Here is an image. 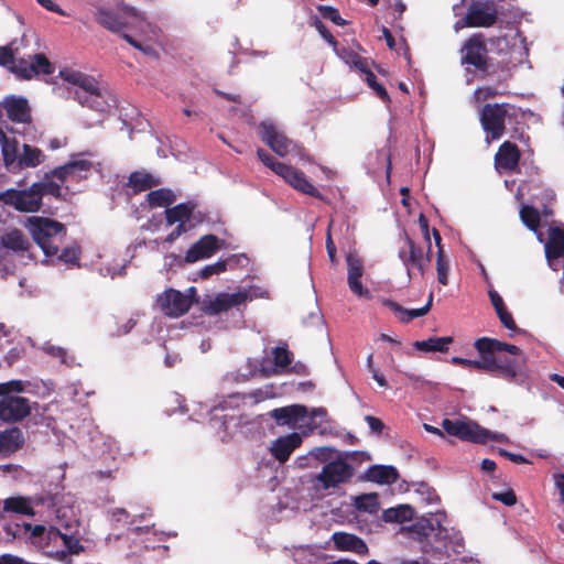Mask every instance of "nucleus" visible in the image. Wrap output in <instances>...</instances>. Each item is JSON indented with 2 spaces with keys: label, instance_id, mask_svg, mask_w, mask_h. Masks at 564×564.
I'll list each match as a JSON object with an SVG mask.
<instances>
[{
  "label": "nucleus",
  "instance_id": "1",
  "mask_svg": "<svg viewBox=\"0 0 564 564\" xmlns=\"http://www.w3.org/2000/svg\"><path fill=\"white\" fill-rule=\"evenodd\" d=\"M442 427L446 434L465 442L476 444H488L489 442L509 443V437L506 434L487 430L467 417L444 419Z\"/></svg>",
  "mask_w": 564,
  "mask_h": 564
},
{
  "label": "nucleus",
  "instance_id": "2",
  "mask_svg": "<svg viewBox=\"0 0 564 564\" xmlns=\"http://www.w3.org/2000/svg\"><path fill=\"white\" fill-rule=\"evenodd\" d=\"M28 228L45 256L51 257L58 253L59 246L64 242L67 232L62 223L33 216L28 219Z\"/></svg>",
  "mask_w": 564,
  "mask_h": 564
},
{
  "label": "nucleus",
  "instance_id": "3",
  "mask_svg": "<svg viewBox=\"0 0 564 564\" xmlns=\"http://www.w3.org/2000/svg\"><path fill=\"white\" fill-rule=\"evenodd\" d=\"M519 108L509 102L485 104L479 120L487 139L499 140L506 133V121H517Z\"/></svg>",
  "mask_w": 564,
  "mask_h": 564
},
{
  "label": "nucleus",
  "instance_id": "4",
  "mask_svg": "<svg viewBox=\"0 0 564 564\" xmlns=\"http://www.w3.org/2000/svg\"><path fill=\"white\" fill-rule=\"evenodd\" d=\"M449 362L463 368L485 370L502 376H516L520 370V366L509 355H467V357L454 355Z\"/></svg>",
  "mask_w": 564,
  "mask_h": 564
},
{
  "label": "nucleus",
  "instance_id": "5",
  "mask_svg": "<svg viewBox=\"0 0 564 564\" xmlns=\"http://www.w3.org/2000/svg\"><path fill=\"white\" fill-rule=\"evenodd\" d=\"M271 415L275 419L278 424L291 425L294 429H299L301 434L308 435L316 427L311 424V421L317 417H324L325 412L322 409H316L308 415L304 406L295 404L275 409L272 411Z\"/></svg>",
  "mask_w": 564,
  "mask_h": 564
},
{
  "label": "nucleus",
  "instance_id": "6",
  "mask_svg": "<svg viewBox=\"0 0 564 564\" xmlns=\"http://www.w3.org/2000/svg\"><path fill=\"white\" fill-rule=\"evenodd\" d=\"M352 468L344 457L328 462L316 475L314 481L315 491H328L350 480Z\"/></svg>",
  "mask_w": 564,
  "mask_h": 564
},
{
  "label": "nucleus",
  "instance_id": "7",
  "mask_svg": "<svg viewBox=\"0 0 564 564\" xmlns=\"http://www.w3.org/2000/svg\"><path fill=\"white\" fill-rule=\"evenodd\" d=\"M197 292L194 286L182 293L175 289H167L156 297V305L166 316L178 317L188 312L193 303H197L195 299Z\"/></svg>",
  "mask_w": 564,
  "mask_h": 564
},
{
  "label": "nucleus",
  "instance_id": "8",
  "mask_svg": "<svg viewBox=\"0 0 564 564\" xmlns=\"http://www.w3.org/2000/svg\"><path fill=\"white\" fill-rule=\"evenodd\" d=\"M498 20V10L492 0L473 1L465 17L456 23V29L467 28H490Z\"/></svg>",
  "mask_w": 564,
  "mask_h": 564
},
{
  "label": "nucleus",
  "instance_id": "9",
  "mask_svg": "<svg viewBox=\"0 0 564 564\" xmlns=\"http://www.w3.org/2000/svg\"><path fill=\"white\" fill-rule=\"evenodd\" d=\"M0 202L20 213H36L42 207L39 192L33 188V184L29 188H9L0 193Z\"/></svg>",
  "mask_w": 564,
  "mask_h": 564
},
{
  "label": "nucleus",
  "instance_id": "10",
  "mask_svg": "<svg viewBox=\"0 0 564 564\" xmlns=\"http://www.w3.org/2000/svg\"><path fill=\"white\" fill-rule=\"evenodd\" d=\"M399 258L406 268L408 276L412 278V269L419 271L423 276L431 262V252L423 253L422 248L417 247L414 240L404 234V247L399 250Z\"/></svg>",
  "mask_w": 564,
  "mask_h": 564
},
{
  "label": "nucleus",
  "instance_id": "11",
  "mask_svg": "<svg viewBox=\"0 0 564 564\" xmlns=\"http://www.w3.org/2000/svg\"><path fill=\"white\" fill-rule=\"evenodd\" d=\"M464 52L462 56V64H468L474 66L478 70H486L488 67L487 63V46L484 41L482 34L471 35L464 44Z\"/></svg>",
  "mask_w": 564,
  "mask_h": 564
},
{
  "label": "nucleus",
  "instance_id": "12",
  "mask_svg": "<svg viewBox=\"0 0 564 564\" xmlns=\"http://www.w3.org/2000/svg\"><path fill=\"white\" fill-rule=\"evenodd\" d=\"M281 176L290 186L300 193L323 199V194L307 180L305 173L294 166L284 164L276 166Z\"/></svg>",
  "mask_w": 564,
  "mask_h": 564
},
{
  "label": "nucleus",
  "instance_id": "13",
  "mask_svg": "<svg viewBox=\"0 0 564 564\" xmlns=\"http://www.w3.org/2000/svg\"><path fill=\"white\" fill-rule=\"evenodd\" d=\"M521 151L519 147L511 141H503L494 158L495 169L498 173H517L519 172V163Z\"/></svg>",
  "mask_w": 564,
  "mask_h": 564
},
{
  "label": "nucleus",
  "instance_id": "14",
  "mask_svg": "<svg viewBox=\"0 0 564 564\" xmlns=\"http://www.w3.org/2000/svg\"><path fill=\"white\" fill-rule=\"evenodd\" d=\"M248 300L247 292H237L232 294L219 293L214 299L208 296L202 302V310L208 315H217L227 312L234 306L241 305Z\"/></svg>",
  "mask_w": 564,
  "mask_h": 564
},
{
  "label": "nucleus",
  "instance_id": "15",
  "mask_svg": "<svg viewBox=\"0 0 564 564\" xmlns=\"http://www.w3.org/2000/svg\"><path fill=\"white\" fill-rule=\"evenodd\" d=\"M261 140L279 156H285L292 145V141L272 122L262 121L259 124Z\"/></svg>",
  "mask_w": 564,
  "mask_h": 564
},
{
  "label": "nucleus",
  "instance_id": "16",
  "mask_svg": "<svg viewBox=\"0 0 564 564\" xmlns=\"http://www.w3.org/2000/svg\"><path fill=\"white\" fill-rule=\"evenodd\" d=\"M347 262V283L349 290L359 297H370V291L365 288L361 283L364 275V263L362 260L352 253L346 256Z\"/></svg>",
  "mask_w": 564,
  "mask_h": 564
},
{
  "label": "nucleus",
  "instance_id": "17",
  "mask_svg": "<svg viewBox=\"0 0 564 564\" xmlns=\"http://www.w3.org/2000/svg\"><path fill=\"white\" fill-rule=\"evenodd\" d=\"M220 239L213 235H205L194 242L185 254V262L194 263L202 259L210 258L220 249Z\"/></svg>",
  "mask_w": 564,
  "mask_h": 564
},
{
  "label": "nucleus",
  "instance_id": "18",
  "mask_svg": "<svg viewBox=\"0 0 564 564\" xmlns=\"http://www.w3.org/2000/svg\"><path fill=\"white\" fill-rule=\"evenodd\" d=\"M30 413V405L25 398L9 393L0 400V419L17 421Z\"/></svg>",
  "mask_w": 564,
  "mask_h": 564
},
{
  "label": "nucleus",
  "instance_id": "19",
  "mask_svg": "<svg viewBox=\"0 0 564 564\" xmlns=\"http://www.w3.org/2000/svg\"><path fill=\"white\" fill-rule=\"evenodd\" d=\"M303 436V434L294 432L278 437L271 442L269 451L279 463H285L293 451L301 446Z\"/></svg>",
  "mask_w": 564,
  "mask_h": 564
},
{
  "label": "nucleus",
  "instance_id": "20",
  "mask_svg": "<svg viewBox=\"0 0 564 564\" xmlns=\"http://www.w3.org/2000/svg\"><path fill=\"white\" fill-rule=\"evenodd\" d=\"M7 117L18 123H29L31 121V108L23 97L9 96L2 102Z\"/></svg>",
  "mask_w": 564,
  "mask_h": 564
},
{
  "label": "nucleus",
  "instance_id": "21",
  "mask_svg": "<svg viewBox=\"0 0 564 564\" xmlns=\"http://www.w3.org/2000/svg\"><path fill=\"white\" fill-rule=\"evenodd\" d=\"M473 346L477 352H520L516 345L502 343L495 338L481 337L475 340L473 345L460 344L456 347L459 350H468Z\"/></svg>",
  "mask_w": 564,
  "mask_h": 564
},
{
  "label": "nucleus",
  "instance_id": "22",
  "mask_svg": "<svg viewBox=\"0 0 564 564\" xmlns=\"http://www.w3.org/2000/svg\"><path fill=\"white\" fill-rule=\"evenodd\" d=\"M332 540L338 551L355 552L357 554H366L368 552L366 543L354 534L346 532H335L332 535Z\"/></svg>",
  "mask_w": 564,
  "mask_h": 564
},
{
  "label": "nucleus",
  "instance_id": "23",
  "mask_svg": "<svg viewBox=\"0 0 564 564\" xmlns=\"http://www.w3.org/2000/svg\"><path fill=\"white\" fill-rule=\"evenodd\" d=\"M161 184L162 180L159 176L147 171H134L129 175L126 185L131 188L134 194H139Z\"/></svg>",
  "mask_w": 564,
  "mask_h": 564
},
{
  "label": "nucleus",
  "instance_id": "24",
  "mask_svg": "<svg viewBox=\"0 0 564 564\" xmlns=\"http://www.w3.org/2000/svg\"><path fill=\"white\" fill-rule=\"evenodd\" d=\"M432 302H433V294L431 293L429 296L427 303L421 308L406 310V308H403L397 302H393L390 300L386 301L384 305L387 307H389L398 316V318L401 322L409 323L416 317L426 315L429 313V311L431 310Z\"/></svg>",
  "mask_w": 564,
  "mask_h": 564
},
{
  "label": "nucleus",
  "instance_id": "25",
  "mask_svg": "<svg viewBox=\"0 0 564 564\" xmlns=\"http://www.w3.org/2000/svg\"><path fill=\"white\" fill-rule=\"evenodd\" d=\"M1 151H2V159L4 166L7 170L11 173H18L19 172V160L20 154L19 153V143L15 139H10L7 135L4 137V140L0 142Z\"/></svg>",
  "mask_w": 564,
  "mask_h": 564
},
{
  "label": "nucleus",
  "instance_id": "26",
  "mask_svg": "<svg viewBox=\"0 0 564 564\" xmlns=\"http://www.w3.org/2000/svg\"><path fill=\"white\" fill-rule=\"evenodd\" d=\"M290 365V355H263L259 371L267 376L281 373L286 371Z\"/></svg>",
  "mask_w": 564,
  "mask_h": 564
},
{
  "label": "nucleus",
  "instance_id": "27",
  "mask_svg": "<svg viewBox=\"0 0 564 564\" xmlns=\"http://www.w3.org/2000/svg\"><path fill=\"white\" fill-rule=\"evenodd\" d=\"M195 208L196 204L194 202L181 203L176 206L166 208L164 212L166 225L172 226L176 223H188Z\"/></svg>",
  "mask_w": 564,
  "mask_h": 564
},
{
  "label": "nucleus",
  "instance_id": "28",
  "mask_svg": "<svg viewBox=\"0 0 564 564\" xmlns=\"http://www.w3.org/2000/svg\"><path fill=\"white\" fill-rule=\"evenodd\" d=\"M545 254L549 259H558L564 256V229L551 227L549 240L545 243Z\"/></svg>",
  "mask_w": 564,
  "mask_h": 564
},
{
  "label": "nucleus",
  "instance_id": "29",
  "mask_svg": "<svg viewBox=\"0 0 564 564\" xmlns=\"http://www.w3.org/2000/svg\"><path fill=\"white\" fill-rule=\"evenodd\" d=\"M454 343L452 336L446 337H432L426 340H417L411 344L413 349L424 352H447L448 344Z\"/></svg>",
  "mask_w": 564,
  "mask_h": 564
},
{
  "label": "nucleus",
  "instance_id": "30",
  "mask_svg": "<svg viewBox=\"0 0 564 564\" xmlns=\"http://www.w3.org/2000/svg\"><path fill=\"white\" fill-rule=\"evenodd\" d=\"M95 18L101 26L113 33H119L127 28V23L117 13L104 8L97 9Z\"/></svg>",
  "mask_w": 564,
  "mask_h": 564
},
{
  "label": "nucleus",
  "instance_id": "31",
  "mask_svg": "<svg viewBox=\"0 0 564 564\" xmlns=\"http://www.w3.org/2000/svg\"><path fill=\"white\" fill-rule=\"evenodd\" d=\"M36 503V501L21 496L9 497L3 501V510L24 516H33V508Z\"/></svg>",
  "mask_w": 564,
  "mask_h": 564
},
{
  "label": "nucleus",
  "instance_id": "32",
  "mask_svg": "<svg viewBox=\"0 0 564 564\" xmlns=\"http://www.w3.org/2000/svg\"><path fill=\"white\" fill-rule=\"evenodd\" d=\"M368 480L390 485L398 479V471L392 466H372L366 471Z\"/></svg>",
  "mask_w": 564,
  "mask_h": 564
},
{
  "label": "nucleus",
  "instance_id": "33",
  "mask_svg": "<svg viewBox=\"0 0 564 564\" xmlns=\"http://www.w3.org/2000/svg\"><path fill=\"white\" fill-rule=\"evenodd\" d=\"M2 245L4 248L14 252L28 251L31 243L29 239L19 229H12L2 237Z\"/></svg>",
  "mask_w": 564,
  "mask_h": 564
},
{
  "label": "nucleus",
  "instance_id": "34",
  "mask_svg": "<svg viewBox=\"0 0 564 564\" xmlns=\"http://www.w3.org/2000/svg\"><path fill=\"white\" fill-rule=\"evenodd\" d=\"M45 155L35 147L23 144V152L20 154L19 172L23 169L35 167L44 161Z\"/></svg>",
  "mask_w": 564,
  "mask_h": 564
},
{
  "label": "nucleus",
  "instance_id": "35",
  "mask_svg": "<svg viewBox=\"0 0 564 564\" xmlns=\"http://www.w3.org/2000/svg\"><path fill=\"white\" fill-rule=\"evenodd\" d=\"M22 443V434L18 429H10L0 434V455L14 452Z\"/></svg>",
  "mask_w": 564,
  "mask_h": 564
},
{
  "label": "nucleus",
  "instance_id": "36",
  "mask_svg": "<svg viewBox=\"0 0 564 564\" xmlns=\"http://www.w3.org/2000/svg\"><path fill=\"white\" fill-rule=\"evenodd\" d=\"M176 199L175 194L170 188H159L151 191L147 195V202L151 208L167 207Z\"/></svg>",
  "mask_w": 564,
  "mask_h": 564
},
{
  "label": "nucleus",
  "instance_id": "37",
  "mask_svg": "<svg viewBox=\"0 0 564 564\" xmlns=\"http://www.w3.org/2000/svg\"><path fill=\"white\" fill-rule=\"evenodd\" d=\"M77 100L80 105L99 112H105L109 107L105 93L100 88L86 97H83L82 94H77Z\"/></svg>",
  "mask_w": 564,
  "mask_h": 564
},
{
  "label": "nucleus",
  "instance_id": "38",
  "mask_svg": "<svg viewBox=\"0 0 564 564\" xmlns=\"http://www.w3.org/2000/svg\"><path fill=\"white\" fill-rule=\"evenodd\" d=\"M414 516L413 509L409 505H400L383 511L382 518L386 522H406L412 520Z\"/></svg>",
  "mask_w": 564,
  "mask_h": 564
},
{
  "label": "nucleus",
  "instance_id": "39",
  "mask_svg": "<svg viewBox=\"0 0 564 564\" xmlns=\"http://www.w3.org/2000/svg\"><path fill=\"white\" fill-rule=\"evenodd\" d=\"M51 178L52 177L50 176V174L45 173L42 181L33 183V188H35L36 192H39L41 200L46 195H51L55 198L62 197L61 186L57 183L53 182Z\"/></svg>",
  "mask_w": 564,
  "mask_h": 564
},
{
  "label": "nucleus",
  "instance_id": "40",
  "mask_svg": "<svg viewBox=\"0 0 564 564\" xmlns=\"http://www.w3.org/2000/svg\"><path fill=\"white\" fill-rule=\"evenodd\" d=\"M354 506L358 511L376 513L379 510L377 494H364L354 498Z\"/></svg>",
  "mask_w": 564,
  "mask_h": 564
},
{
  "label": "nucleus",
  "instance_id": "41",
  "mask_svg": "<svg viewBox=\"0 0 564 564\" xmlns=\"http://www.w3.org/2000/svg\"><path fill=\"white\" fill-rule=\"evenodd\" d=\"M522 223L532 231H536L540 227L541 217L538 209L533 206L525 205L520 210Z\"/></svg>",
  "mask_w": 564,
  "mask_h": 564
},
{
  "label": "nucleus",
  "instance_id": "42",
  "mask_svg": "<svg viewBox=\"0 0 564 564\" xmlns=\"http://www.w3.org/2000/svg\"><path fill=\"white\" fill-rule=\"evenodd\" d=\"M308 455H311V457L317 462L324 463L325 465L330 460L339 459L343 457L341 453L328 446L315 447L308 452Z\"/></svg>",
  "mask_w": 564,
  "mask_h": 564
},
{
  "label": "nucleus",
  "instance_id": "43",
  "mask_svg": "<svg viewBox=\"0 0 564 564\" xmlns=\"http://www.w3.org/2000/svg\"><path fill=\"white\" fill-rule=\"evenodd\" d=\"M69 167L74 178L84 180L88 177L93 163L88 160H73L69 162Z\"/></svg>",
  "mask_w": 564,
  "mask_h": 564
},
{
  "label": "nucleus",
  "instance_id": "44",
  "mask_svg": "<svg viewBox=\"0 0 564 564\" xmlns=\"http://www.w3.org/2000/svg\"><path fill=\"white\" fill-rule=\"evenodd\" d=\"M57 536L63 540L64 545L67 547V550L70 553L78 554L83 550V546L80 545V543L77 539L66 535V534H62L54 528H50L48 538L55 539Z\"/></svg>",
  "mask_w": 564,
  "mask_h": 564
},
{
  "label": "nucleus",
  "instance_id": "45",
  "mask_svg": "<svg viewBox=\"0 0 564 564\" xmlns=\"http://www.w3.org/2000/svg\"><path fill=\"white\" fill-rule=\"evenodd\" d=\"M316 9L324 19L332 21L336 25L344 26L348 23V21L340 17L338 9L334 7L318 4Z\"/></svg>",
  "mask_w": 564,
  "mask_h": 564
},
{
  "label": "nucleus",
  "instance_id": "46",
  "mask_svg": "<svg viewBox=\"0 0 564 564\" xmlns=\"http://www.w3.org/2000/svg\"><path fill=\"white\" fill-rule=\"evenodd\" d=\"M436 270H437V280L442 285L448 284V271L449 265L445 258L444 250H437L436 257Z\"/></svg>",
  "mask_w": 564,
  "mask_h": 564
},
{
  "label": "nucleus",
  "instance_id": "47",
  "mask_svg": "<svg viewBox=\"0 0 564 564\" xmlns=\"http://www.w3.org/2000/svg\"><path fill=\"white\" fill-rule=\"evenodd\" d=\"M366 82L368 86L373 89L376 95L384 102H390V96L387 89L378 83L376 75L371 70H367Z\"/></svg>",
  "mask_w": 564,
  "mask_h": 564
},
{
  "label": "nucleus",
  "instance_id": "48",
  "mask_svg": "<svg viewBox=\"0 0 564 564\" xmlns=\"http://www.w3.org/2000/svg\"><path fill=\"white\" fill-rule=\"evenodd\" d=\"M11 70L19 75L21 78L30 79L35 75V68L32 62L25 59H19L11 66Z\"/></svg>",
  "mask_w": 564,
  "mask_h": 564
},
{
  "label": "nucleus",
  "instance_id": "49",
  "mask_svg": "<svg viewBox=\"0 0 564 564\" xmlns=\"http://www.w3.org/2000/svg\"><path fill=\"white\" fill-rule=\"evenodd\" d=\"M33 66L35 68V75L37 74H44V75H51L54 73V67L52 63L48 61V58L44 54H35L33 56Z\"/></svg>",
  "mask_w": 564,
  "mask_h": 564
},
{
  "label": "nucleus",
  "instance_id": "50",
  "mask_svg": "<svg viewBox=\"0 0 564 564\" xmlns=\"http://www.w3.org/2000/svg\"><path fill=\"white\" fill-rule=\"evenodd\" d=\"M80 248L77 245L65 247L58 256V260L68 264H78Z\"/></svg>",
  "mask_w": 564,
  "mask_h": 564
},
{
  "label": "nucleus",
  "instance_id": "51",
  "mask_svg": "<svg viewBox=\"0 0 564 564\" xmlns=\"http://www.w3.org/2000/svg\"><path fill=\"white\" fill-rule=\"evenodd\" d=\"M78 88L79 89L76 90L75 95L77 96V94H82L83 97H86L87 95L97 91L100 87L98 82L94 77L85 74V76L78 85Z\"/></svg>",
  "mask_w": 564,
  "mask_h": 564
},
{
  "label": "nucleus",
  "instance_id": "52",
  "mask_svg": "<svg viewBox=\"0 0 564 564\" xmlns=\"http://www.w3.org/2000/svg\"><path fill=\"white\" fill-rule=\"evenodd\" d=\"M228 268V261H223L221 259L215 263L207 264L200 270V276L203 279H208L214 274H219L225 272Z\"/></svg>",
  "mask_w": 564,
  "mask_h": 564
},
{
  "label": "nucleus",
  "instance_id": "53",
  "mask_svg": "<svg viewBox=\"0 0 564 564\" xmlns=\"http://www.w3.org/2000/svg\"><path fill=\"white\" fill-rule=\"evenodd\" d=\"M313 25L318 31L319 35L334 48L337 47L338 42L335 39V36L329 32V30L326 28V25L317 18H314Z\"/></svg>",
  "mask_w": 564,
  "mask_h": 564
},
{
  "label": "nucleus",
  "instance_id": "54",
  "mask_svg": "<svg viewBox=\"0 0 564 564\" xmlns=\"http://www.w3.org/2000/svg\"><path fill=\"white\" fill-rule=\"evenodd\" d=\"M257 156L258 159L269 169H271L276 175H279L280 171L276 167L278 165H284L285 163L275 161L271 154H269L263 149L257 150Z\"/></svg>",
  "mask_w": 564,
  "mask_h": 564
},
{
  "label": "nucleus",
  "instance_id": "55",
  "mask_svg": "<svg viewBox=\"0 0 564 564\" xmlns=\"http://www.w3.org/2000/svg\"><path fill=\"white\" fill-rule=\"evenodd\" d=\"M274 397V392L271 388L259 389L253 392L251 395L243 397L245 403H258L264 401L267 399H271Z\"/></svg>",
  "mask_w": 564,
  "mask_h": 564
},
{
  "label": "nucleus",
  "instance_id": "56",
  "mask_svg": "<svg viewBox=\"0 0 564 564\" xmlns=\"http://www.w3.org/2000/svg\"><path fill=\"white\" fill-rule=\"evenodd\" d=\"M59 76L63 80L78 86L85 74L78 70L65 68L59 72Z\"/></svg>",
  "mask_w": 564,
  "mask_h": 564
},
{
  "label": "nucleus",
  "instance_id": "57",
  "mask_svg": "<svg viewBox=\"0 0 564 564\" xmlns=\"http://www.w3.org/2000/svg\"><path fill=\"white\" fill-rule=\"evenodd\" d=\"M14 63V54L11 47L0 46V66L9 67L11 69V66H13Z\"/></svg>",
  "mask_w": 564,
  "mask_h": 564
},
{
  "label": "nucleus",
  "instance_id": "58",
  "mask_svg": "<svg viewBox=\"0 0 564 564\" xmlns=\"http://www.w3.org/2000/svg\"><path fill=\"white\" fill-rule=\"evenodd\" d=\"M48 174L51 177H56L61 182H65L68 177H73V172H70L69 162L54 169Z\"/></svg>",
  "mask_w": 564,
  "mask_h": 564
},
{
  "label": "nucleus",
  "instance_id": "59",
  "mask_svg": "<svg viewBox=\"0 0 564 564\" xmlns=\"http://www.w3.org/2000/svg\"><path fill=\"white\" fill-rule=\"evenodd\" d=\"M501 324L510 329V330H513L517 328V325L514 323V319L512 317V314L507 310V307L502 308L501 311H497L496 312Z\"/></svg>",
  "mask_w": 564,
  "mask_h": 564
},
{
  "label": "nucleus",
  "instance_id": "60",
  "mask_svg": "<svg viewBox=\"0 0 564 564\" xmlns=\"http://www.w3.org/2000/svg\"><path fill=\"white\" fill-rule=\"evenodd\" d=\"M23 390L21 381H9L0 383V397L4 398L12 392H21Z\"/></svg>",
  "mask_w": 564,
  "mask_h": 564
},
{
  "label": "nucleus",
  "instance_id": "61",
  "mask_svg": "<svg viewBox=\"0 0 564 564\" xmlns=\"http://www.w3.org/2000/svg\"><path fill=\"white\" fill-rule=\"evenodd\" d=\"M492 498L498 501H501L506 506H513L517 502L516 495L511 490H508L505 492H499V494H494Z\"/></svg>",
  "mask_w": 564,
  "mask_h": 564
},
{
  "label": "nucleus",
  "instance_id": "62",
  "mask_svg": "<svg viewBox=\"0 0 564 564\" xmlns=\"http://www.w3.org/2000/svg\"><path fill=\"white\" fill-rule=\"evenodd\" d=\"M419 225L424 235L426 243L429 245V252H432L429 219L423 214H420V216H419Z\"/></svg>",
  "mask_w": 564,
  "mask_h": 564
},
{
  "label": "nucleus",
  "instance_id": "63",
  "mask_svg": "<svg viewBox=\"0 0 564 564\" xmlns=\"http://www.w3.org/2000/svg\"><path fill=\"white\" fill-rule=\"evenodd\" d=\"M348 56L350 58L348 62H351L356 68L367 75L369 69L367 68L366 61L355 52H348Z\"/></svg>",
  "mask_w": 564,
  "mask_h": 564
},
{
  "label": "nucleus",
  "instance_id": "64",
  "mask_svg": "<svg viewBox=\"0 0 564 564\" xmlns=\"http://www.w3.org/2000/svg\"><path fill=\"white\" fill-rule=\"evenodd\" d=\"M488 295H489L490 302H491L492 306L495 307L496 312L501 311L502 308L506 307L502 297L499 295V293L497 291L489 290Z\"/></svg>",
  "mask_w": 564,
  "mask_h": 564
}]
</instances>
